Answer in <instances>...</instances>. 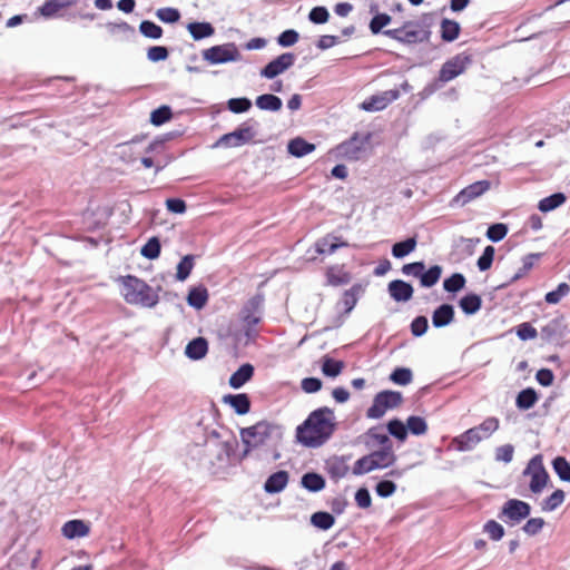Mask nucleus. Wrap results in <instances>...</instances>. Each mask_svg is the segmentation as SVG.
I'll use <instances>...</instances> for the list:
<instances>
[{
  "mask_svg": "<svg viewBox=\"0 0 570 570\" xmlns=\"http://www.w3.org/2000/svg\"><path fill=\"white\" fill-rule=\"evenodd\" d=\"M336 425L334 411L327 406L318 407L296 428V440L306 448H320L332 438Z\"/></svg>",
  "mask_w": 570,
  "mask_h": 570,
  "instance_id": "obj_1",
  "label": "nucleus"
},
{
  "mask_svg": "<svg viewBox=\"0 0 570 570\" xmlns=\"http://www.w3.org/2000/svg\"><path fill=\"white\" fill-rule=\"evenodd\" d=\"M236 444L234 438L222 440L217 430H210L204 444H194L189 453L194 459H198L200 465L212 468L227 463Z\"/></svg>",
  "mask_w": 570,
  "mask_h": 570,
  "instance_id": "obj_2",
  "label": "nucleus"
},
{
  "mask_svg": "<svg viewBox=\"0 0 570 570\" xmlns=\"http://www.w3.org/2000/svg\"><path fill=\"white\" fill-rule=\"evenodd\" d=\"M119 282L121 284V295L128 304L146 308H153L158 304L157 291L145 281L134 275H127L121 276Z\"/></svg>",
  "mask_w": 570,
  "mask_h": 570,
  "instance_id": "obj_3",
  "label": "nucleus"
},
{
  "mask_svg": "<svg viewBox=\"0 0 570 570\" xmlns=\"http://www.w3.org/2000/svg\"><path fill=\"white\" fill-rule=\"evenodd\" d=\"M432 13L422 14L421 21L407 20L400 28L386 29L383 35L405 46H413L429 40L431 32L422 28L429 26Z\"/></svg>",
  "mask_w": 570,
  "mask_h": 570,
  "instance_id": "obj_4",
  "label": "nucleus"
},
{
  "mask_svg": "<svg viewBox=\"0 0 570 570\" xmlns=\"http://www.w3.org/2000/svg\"><path fill=\"white\" fill-rule=\"evenodd\" d=\"M471 63L472 56L470 53L460 52L455 55L442 65L438 78L429 83L424 88V91L429 95L433 94L438 89L442 88L444 83L462 75Z\"/></svg>",
  "mask_w": 570,
  "mask_h": 570,
  "instance_id": "obj_5",
  "label": "nucleus"
},
{
  "mask_svg": "<svg viewBox=\"0 0 570 570\" xmlns=\"http://www.w3.org/2000/svg\"><path fill=\"white\" fill-rule=\"evenodd\" d=\"M397 460L393 449H379L357 459L353 465L354 475H363L374 470L392 466Z\"/></svg>",
  "mask_w": 570,
  "mask_h": 570,
  "instance_id": "obj_6",
  "label": "nucleus"
},
{
  "mask_svg": "<svg viewBox=\"0 0 570 570\" xmlns=\"http://www.w3.org/2000/svg\"><path fill=\"white\" fill-rule=\"evenodd\" d=\"M258 122L254 119H247L235 130L223 135L214 147L237 148L249 144L257 135Z\"/></svg>",
  "mask_w": 570,
  "mask_h": 570,
  "instance_id": "obj_7",
  "label": "nucleus"
},
{
  "mask_svg": "<svg viewBox=\"0 0 570 570\" xmlns=\"http://www.w3.org/2000/svg\"><path fill=\"white\" fill-rule=\"evenodd\" d=\"M531 505L520 499H508L498 513V518L508 527H515L531 514Z\"/></svg>",
  "mask_w": 570,
  "mask_h": 570,
  "instance_id": "obj_8",
  "label": "nucleus"
},
{
  "mask_svg": "<svg viewBox=\"0 0 570 570\" xmlns=\"http://www.w3.org/2000/svg\"><path fill=\"white\" fill-rule=\"evenodd\" d=\"M275 429L276 426L267 421H259L252 426L243 428L240 438L245 444L244 455L248 454L252 449L264 444Z\"/></svg>",
  "mask_w": 570,
  "mask_h": 570,
  "instance_id": "obj_9",
  "label": "nucleus"
},
{
  "mask_svg": "<svg viewBox=\"0 0 570 570\" xmlns=\"http://www.w3.org/2000/svg\"><path fill=\"white\" fill-rule=\"evenodd\" d=\"M522 474L531 478L529 489L534 494L541 493L550 480L549 473L543 464L542 454L532 456Z\"/></svg>",
  "mask_w": 570,
  "mask_h": 570,
  "instance_id": "obj_10",
  "label": "nucleus"
},
{
  "mask_svg": "<svg viewBox=\"0 0 570 570\" xmlns=\"http://www.w3.org/2000/svg\"><path fill=\"white\" fill-rule=\"evenodd\" d=\"M402 401L403 396L399 391H381L374 396L372 405L366 411V416L374 420L381 419L387 410L397 407Z\"/></svg>",
  "mask_w": 570,
  "mask_h": 570,
  "instance_id": "obj_11",
  "label": "nucleus"
},
{
  "mask_svg": "<svg viewBox=\"0 0 570 570\" xmlns=\"http://www.w3.org/2000/svg\"><path fill=\"white\" fill-rule=\"evenodd\" d=\"M203 59L210 65H223L236 62L242 59V55L234 42L216 45L203 50Z\"/></svg>",
  "mask_w": 570,
  "mask_h": 570,
  "instance_id": "obj_12",
  "label": "nucleus"
},
{
  "mask_svg": "<svg viewBox=\"0 0 570 570\" xmlns=\"http://www.w3.org/2000/svg\"><path fill=\"white\" fill-rule=\"evenodd\" d=\"M263 304L264 296L262 294H256L245 303L240 311V318L246 326L245 335L248 338H252L256 335V332L253 330V327L257 325L262 320Z\"/></svg>",
  "mask_w": 570,
  "mask_h": 570,
  "instance_id": "obj_13",
  "label": "nucleus"
},
{
  "mask_svg": "<svg viewBox=\"0 0 570 570\" xmlns=\"http://www.w3.org/2000/svg\"><path fill=\"white\" fill-rule=\"evenodd\" d=\"M400 98V89H390L366 98L360 108L367 112L384 110L389 105Z\"/></svg>",
  "mask_w": 570,
  "mask_h": 570,
  "instance_id": "obj_14",
  "label": "nucleus"
},
{
  "mask_svg": "<svg viewBox=\"0 0 570 570\" xmlns=\"http://www.w3.org/2000/svg\"><path fill=\"white\" fill-rule=\"evenodd\" d=\"M296 56L293 52H284L271 60L259 71L261 77L274 79L294 66Z\"/></svg>",
  "mask_w": 570,
  "mask_h": 570,
  "instance_id": "obj_15",
  "label": "nucleus"
},
{
  "mask_svg": "<svg viewBox=\"0 0 570 570\" xmlns=\"http://www.w3.org/2000/svg\"><path fill=\"white\" fill-rule=\"evenodd\" d=\"M491 187V183L487 179L474 181L464 187L453 199V203L464 206L475 198L485 194Z\"/></svg>",
  "mask_w": 570,
  "mask_h": 570,
  "instance_id": "obj_16",
  "label": "nucleus"
},
{
  "mask_svg": "<svg viewBox=\"0 0 570 570\" xmlns=\"http://www.w3.org/2000/svg\"><path fill=\"white\" fill-rule=\"evenodd\" d=\"M368 136L362 138L357 132L353 134V136L343 141L337 146V150L340 155L345 157L348 160H357L360 158V154L364 149V145L366 144Z\"/></svg>",
  "mask_w": 570,
  "mask_h": 570,
  "instance_id": "obj_17",
  "label": "nucleus"
},
{
  "mask_svg": "<svg viewBox=\"0 0 570 570\" xmlns=\"http://www.w3.org/2000/svg\"><path fill=\"white\" fill-rule=\"evenodd\" d=\"M387 292L395 302L405 303L413 297L414 288L410 283L403 279H394L389 283Z\"/></svg>",
  "mask_w": 570,
  "mask_h": 570,
  "instance_id": "obj_18",
  "label": "nucleus"
},
{
  "mask_svg": "<svg viewBox=\"0 0 570 570\" xmlns=\"http://www.w3.org/2000/svg\"><path fill=\"white\" fill-rule=\"evenodd\" d=\"M454 306L449 303L439 305L432 313V325L435 328H442L454 321Z\"/></svg>",
  "mask_w": 570,
  "mask_h": 570,
  "instance_id": "obj_19",
  "label": "nucleus"
},
{
  "mask_svg": "<svg viewBox=\"0 0 570 570\" xmlns=\"http://www.w3.org/2000/svg\"><path fill=\"white\" fill-rule=\"evenodd\" d=\"M289 480V474L285 470H278L266 479L264 483V491L268 494H276L282 492Z\"/></svg>",
  "mask_w": 570,
  "mask_h": 570,
  "instance_id": "obj_20",
  "label": "nucleus"
},
{
  "mask_svg": "<svg viewBox=\"0 0 570 570\" xmlns=\"http://www.w3.org/2000/svg\"><path fill=\"white\" fill-rule=\"evenodd\" d=\"M480 442L481 438L472 430V428L452 440L453 445L460 452L472 451Z\"/></svg>",
  "mask_w": 570,
  "mask_h": 570,
  "instance_id": "obj_21",
  "label": "nucleus"
},
{
  "mask_svg": "<svg viewBox=\"0 0 570 570\" xmlns=\"http://www.w3.org/2000/svg\"><path fill=\"white\" fill-rule=\"evenodd\" d=\"M366 438V446L374 448L380 446V449H393V443L387 433L384 432L382 426H374L367 430Z\"/></svg>",
  "mask_w": 570,
  "mask_h": 570,
  "instance_id": "obj_22",
  "label": "nucleus"
},
{
  "mask_svg": "<svg viewBox=\"0 0 570 570\" xmlns=\"http://www.w3.org/2000/svg\"><path fill=\"white\" fill-rule=\"evenodd\" d=\"M208 352V342L205 337H195L188 342L185 348V354L188 358L198 361L205 357Z\"/></svg>",
  "mask_w": 570,
  "mask_h": 570,
  "instance_id": "obj_23",
  "label": "nucleus"
},
{
  "mask_svg": "<svg viewBox=\"0 0 570 570\" xmlns=\"http://www.w3.org/2000/svg\"><path fill=\"white\" fill-rule=\"evenodd\" d=\"M89 531L90 529L86 524V522L79 519L67 521L61 529L63 537H66L67 539L86 537L89 533Z\"/></svg>",
  "mask_w": 570,
  "mask_h": 570,
  "instance_id": "obj_24",
  "label": "nucleus"
},
{
  "mask_svg": "<svg viewBox=\"0 0 570 570\" xmlns=\"http://www.w3.org/2000/svg\"><path fill=\"white\" fill-rule=\"evenodd\" d=\"M316 149V146L302 137H295L287 144V153L296 158H302Z\"/></svg>",
  "mask_w": 570,
  "mask_h": 570,
  "instance_id": "obj_25",
  "label": "nucleus"
},
{
  "mask_svg": "<svg viewBox=\"0 0 570 570\" xmlns=\"http://www.w3.org/2000/svg\"><path fill=\"white\" fill-rule=\"evenodd\" d=\"M224 402L229 404L238 415H245L250 411V400L245 393L227 394Z\"/></svg>",
  "mask_w": 570,
  "mask_h": 570,
  "instance_id": "obj_26",
  "label": "nucleus"
},
{
  "mask_svg": "<svg viewBox=\"0 0 570 570\" xmlns=\"http://www.w3.org/2000/svg\"><path fill=\"white\" fill-rule=\"evenodd\" d=\"M301 485L308 492L316 493L325 488L326 481L322 474L309 471L302 475Z\"/></svg>",
  "mask_w": 570,
  "mask_h": 570,
  "instance_id": "obj_27",
  "label": "nucleus"
},
{
  "mask_svg": "<svg viewBox=\"0 0 570 570\" xmlns=\"http://www.w3.org/2000/svg\"><path fill=\"white\" fill-rule=\"evenodd\" d=\"M254 366L249 363L242 364L229 377V385L233 389H240L254 375Z\"/></svg>",
  "mask_w": 570,
  "mask_h": 570,
  "instance_id": "obj_28",
  "label": "nucleus"
},
{
  "mask_svg": "<svg viewBox=\"0 0 570 570\" xmlns=\"http://www.w3.org/2000/svg\"><path fill=\"white\" fill-rule=\"evenodd\" d=\"M562 317L551 320L548 324L541 327L540 336L547 342L551 343L562 336Z\"/></svg>",
  "mask_w": 570,
  "mask_h": 570,
  "instance_id": "obj_29",
  "label": "nucleus"
},
{
  "mask_svg": "<svg viewBox=\"0 0 570 570\" xmlns=\"http://www.w3.org/2000/svg\"><path fill=\"white\" fill-rule=\"evenodd\" d=\"M187 30L195 41H199L212 37L215 33V28L207 21H194L187 24Z\"/></svg>",
  "mask_w": 570,
  "mask_h": 570,
  "instance_id": "obj_30",
  "label": "nucleus"
},
{
  "mask_svg": "<svg viewBox=\"0 0 570 570\" xmlns=\"http://www.w3.org/2000/svg\"><path fill=\"white\" fill-rule=\"evenodd\" d=\"M208 301V291L205 286H194L187 295V304L195 309H202Z\"/></svg>",
  "mask_w": 570,
  "mask_h": 570,
  "instance_id": "obj_31",
  "label": "nucleus"
},
{
  "mask_svg": "<svg viewBox=\"0 0 570 570\" xmlns=\"http://www.w3.org/2000/svg\"><path fill=\"white\" fill-rule=\"evenodd\" d=\"M538 393L533 387L521 390L515 397V406L521 411L530 410L538 402Z\"/></svg>",
  "mask_w": 570,
  "mask_h": 570,
  "instance_id": "obj_32",
  "label": "nucleus"
},
{
  "mask_svg": "<svg viewBox=\"0 0 570 570\" xmlns=\"http://www.w3.org/2000/svg\"><path fill=\"white\" fill-rule=\"evenodd\" d=\"M567 202V196L562 191H557L548 197L542 198L538 203V209L541 213H550Z\"/></svg>",
  "mask_w": 570,
  "mask_h": 570,
  "instance_id": "obj_33",
  "label": "nucleus"
},
{
  "mask_svg": "<svg viewBox=\"0 0 570 570\" xmlns=\"http://www.w3.org/2000/svg\"><path fill=\"white\" fill-rule=\"evenodd\" d=\"M362 291H363V288H362L361 284H354L351 288L346 289L343 293V296H342L338 305L343 306L345 314H348L353 311V308L355 307V305L358 301V296Z\"/></svg>",
  "mask_w": 570,
  "mask_h": 570,
  "instance_id": "obj_34",
  "label": "nucleus"
},
{
  "mask_svg": "<svg viewBox=\"0 0 570 570\" xmlns=\"http://www.w3.org/2000/svg\"><path fill=\"white\" fill-rule=\"evenodd\" d=\"M459 306L464 314L474 315L481 309L482 298L475 293H469L460 298Z\"/></svg>",
  "mask_w": 570,
  "mask_h": 570,
  "instance_id": "obj_35",
  "label": "nucleus"
},
{
  "mask_svg": "<svg viewBox=\"0 0 570 570\" xmlns=\"http://www.w3.org/2000/svg\"><path fill=\"white\" fill-rule=\"evenodd\" d=\"M255 105L258 109L276 112L283 106L282 99L273 94H263L256 97Z\"/></svg>",
  "mask_w": 570,
  "mask_h": 570,
  "instance_id": "obj_36",
  "label": "nucleus"
},
{
  "mask_svg": "<svg viewBox=\"0 0 570 570\" xmlns=\"http://www.w3.org/2000/svg\"><path fill=\"white\" fill-rule=\"evenodd\" d=\"M500 428V421L495 416H489L472 430L481 438V441L489 439Z\"/></svg>",
  "mask_w": 570,
  "mask_h": 570,
  "instance_id": "obj_37",
  "label": "nucleus"
},
{
  "mask_svg": "<svg viewBox=\"0 0 570 570\" xmlns=\"http://www.w3.org/2000/svg\"><path fill=\"white\" fill-rule=\"evenodd\" d=\"M325 469L330 478L335 482L343 479L348 472L347 464L342 459L338 458L328 460L326 462Z\"/></svg>",
  "mask_w": 570,
  "mask_h": 570,
  "instance_id": "obj_38",
  "label": "nucleus"
},
{
  "mask_svg": "<svg viewBox=\"0 0 570 570\" xmlns=\"http://www.w3.org/2000/svg\"><path fill=\"white\" fill-rule=\"evenodd\" d=\"M416 236L407 237L404 240L396 242L392 246V255L397 259L404 258L416 248Z\"/></svg>",
  "mask_w": 570,
  "mask_h": 570,
  "instance_id": "obj_39",
  "label": "nucleus"
},
{
  "mask_svg": "<svg viewBox=\"0 0 570 570\" xmlns=\"http://www.w3.org/2000/svg\"><path fill=\"white\" fill-rule=\"evenodd\" d=\"M460 23L451 19H442L441 21V39L444 42L454 41L460 35Z\"/></svg>",
  "mask_w": 570,
  "mask_h": 570,
  "instance_id": "obj_40",
  "label": "nucleus"
},
{
  "mask_svg": "<svg viewBox=\"0 0 570 570\" xmlns=\"http://www.w3.org/2000/svg\"><path fill=\"white\" fill-rule=\"evenodd\" d=\"M344 366L345 364L341 360H335L327 355L322 358V373L327 377L334 379L342 373Z\"/></svg>",
  "mask_w": 570,
  "mask_h": 570,
  "instance_id": "obj_41",
  "label": "nucleus"
},
{
  "mask_svg": "<svg viewBox=\"0 0 570 570\" xmlns=\"http://www.w3.org/2000/svg\"><path fill=\"white\" fill-rule=\"evenodd\" d=\"M441 275L442 267L440 265H432L428 269L423 268L420 284L422 287H432L440 281Z\"/></svg>",
  "mask_w": 570,
  "mask_h": 570,
  "instance_id": "obj_42",
  "label": "nucleus"
},
{
  "mask_svg": "<svg viewBox=\"0 0 570 570\" xmlns=\"http://www.w3.org/2000/svg\"><path fill=\"white\" fill-rule=\"evenodd\" d=\"M311 523L313 527L326 531L335 523V518L332 513L326 511H317L311 515Z\"/></svg>",
  "mask_w": 570,
  "mask_h": 570,
  "instance_id": "obj_43",
  "label": "nucleus"
},
{
  "mask_svg": "<svg viewBox=\"0 0 570 570\" xmlns=\"http://www.w3.org/2000/svg\"><path fill=\"white\" fill-rule=\"evenodd\" d=\"M335 240H337L336 237H333L331 235L320 239L317 243H316V252L321 255H332L333 253L336 252V249H338L340 247H343V246H346L347 244L342 242V243H336Z\"/></svg>",
  "mask_w": 570,
  "mask_h": 570,
  "instance_id": "obj_44",
  "label": "nucleus"
},
{
  "mask_svg": "<svg viewBox=\"0 0 570 570\" xmlns=\"http://www.w3.org/2000/svg\"><path fill=\"white\" fill-rule=\"evenodd\" d=\"M173 118L171 107L168 105H161L154 109L150 114V122L156 126H163Z\"/></svg>",
  "mask_w": 570,
  "mask_h": 570,
  "instance_id": "obj_45",
  "label": "nucleus"
},
{
  "mask_svg": "<svg viewBox=\"0 0 570 570\" xmlns=\"http://www.w3.org/2000/svg\"><path fill=\"white\" fill-rule=\"evenodd\" d=\"M465 276L461 273H453L443 281V288L448 293L455 294L465 286Z\"/></svg>",
  "mask_w": 570,
  "mask_h": 570,
  "instance_id": "obj_46",
  "label": "nucleus"
},
{
  "mask_svg": "<svg viewBox=\"0 0 570 570\" xmlns=\"http://www.w3.org/2000/svg\"><path fill=\"white\" fill-rule=\"evenodd\" d=\"M387 434L392 435L400 442H404L407 438L406 425L397 417L390 420L386 424Z\"/></svg>",
  "mask_w": 570,
  "mask_h": 570,
  "instance_id": "obj_47",
  "label": "nucleus"
},
{
  "mask_svg": "<svg viewBox=\"0 0 570 570\" xmlns=\"http://www.w3.org/2000/svg\"><path fill=\"white\" fill-rule=\"evenodd\" d=\"M195 255H185L177 265L176 278L180 282L187 279L195 265Z\"/></svg>",
  "mask_w": 570,
  "mask_h": 570,
  "instance_id": "obj_48",
  "label": "nucleus"
},
{
  "mask_svg": "<svg viewBox=\"0 0 570 570\" xmlns=\"http://www.w3.org/2000/svg\"><path fill=\"white\" fill-rule=\"evenodd\" d=\"M392 21V17L385 12H376L370 20L368 29L373 35L383 33V29Z\"/></svg>",
  "mask_w": 570,
  "mask_h": 570,
  "instance_id": "obj_49",
  "label": "nucleus"
},
{
  "mask_svg": "<svg viewBox=\"0 0 570 570\" xmlns=\"http://www.w3.org/2000/svg\"><path fill=\"white\" fill-rule=\"evenodd\" d=\"M161 250V244L158 237H150L147 243L141 247L140 254L147 259H156L159 257Z\"/></svg>",
  "mask_w": 570,
  "mask_h": 570,
  "instance_id": "obj_50",
  "label": "nucleus"
},
{
  "mask_svg": "<svg viewBox=\"0 0 570 570\" xmlns=\"http://www.w3.org/2000/svg\"><path fill=\"white\" fill-rule=\"evenodd\" d=\"M390 380L397 385H409L413 381V373L411 368L399 366L395 367L390 374Z\"/></svg>",
  "mask_w": 570,
  "mask_h": 570,
  "instance_id": "obj_51",
  "label": "nucleus"
},
{
  "mask_svg": "<svg viewBox=\"0 0 570 570\" xmlns=\"http://www.w3.org/2000/svg\"><path fill=\"white\" fill-rule=\"evenodd\" d=\"M541 257L540 253H531L522 258V266L511 277L510 283H514L522 278L534 265V263Z\"/></svg>",
  "mask_w": 570,
  "mask_h": 570,
  "instance_id": "obj_52",
  "label": "nucleus"
},
{
  "mask_svg": "<svg viewBox=\"0 0 570 570\" xmlns=\"http://www.w3.org/2000/svg\"><path fill=\"white\" fill-rule=\"evenodd\" d=\"M552 468L561 481L570 482V463L564 456H556L552 460Z\"/></svg>",
  "mask_w": 570,
  "mask_h": 570,
  "instance_id": "obj_53",
  "label": "nucleus"
},
{
  "mask_svg": "<svg viewBox=\"0 0 570 570\" xmlns=\"http://www.w3.org/2000/svg\"><path fill=\"white\" fill-rule=\"evenodd\" d=\"M566 494L562 490L553 491L548 498L542 501L541 508L543 511L551 512L557 510L564 501Z\"/></svg>",
  "mask_w": 570,
  "mask_h": 570,
  "instance_id": "obj_54",
  "label": "nucleus"
},
{
  "mask_svg": "<svg viewBox=\"0 0 570 570\" xmlns=\"http://www.w3.org/2000/svg\"><path fill=\"white\" fill-rule=\"evenodd\" d=\"M406 429L407 433L410 432L413 435H423L428 431L426 421L419 415H411L406 420Z\"/></svg>",
  "mask_w": 570,
  "mask_h": 570,
  "instance_id": "obj_55",
  "label": "nucleus"
},
{
  "mask_svg": "<svg viewBox=\"0 0 570 570\" xmlns=\"http://www.w3.org/2000/svg\"><path fill=\"white\" fill-rule=\"evenodd\" d=\"M140 33L149 39H159L163 37V28L151 20H142L139 24Z\"/></svg>",
  "mask_w": 570,
  "mask_h": 570,
  "instance_id": "obj_56",
  "label": "nucleus"
},
{
  "mask_svg": "<svg viewBox=\"0 0 570 570\" xmlns=\"http://www.w3.org/2000/svg\"><path fill=\"white\" fill-rule=\"evenodd\" d=\"M253 106V102L247 97L230 98L227 100V109L233 114L247 112Z\"/></svg>",
  "mask_w": 570,
  "mask_h": 570,
  "instance_id": "obj_57",
  "label": "nucleus"
},
{
  "mask_svg": "<svg viewBox=\"0 0 570 570\" xmlns=\"http://www.w3.org/2000/svg\"><path fill=\"white\" fill-rule=\"evenodd\" d=\"M483 532L493 541H500L504 537V528L495 520H488L483 524Z\"/></svg>",
  "mask_w": 570,
  "mask_h": 570,
  "instance_id": "obj_58",
  "label": "nucleus"
},
{
  "mask_svg": "<svg viewBox=\"0 0 570 570\" xmlns=\"http://www.w3.org/2000/svg\"><path fill=\"white\" fill-rule=\"evenodd\" d=\"M508 232L509 229L505 224L494 223L488 227L485 236L488 237L489 240L498 243L507 236Z\"/></svg>",
  "mask_w": 570,
  "mask_h": 570,
  "instance_id": "obj_59",
  "label": "nucleus"
},
{
  "mask_svg": "<svg viewBox=\"0 0 570 570\" xmlns=\"http://www.w3.org/2000/svg\"><path fill=\"white\" fill-rule=\"evenodd\" d=\"M495 249L493 246L488 245L481 256L476 261V266L480 272H485L491 268L494 259Z\"/></svg>",
  "mask_w": 570,
  "mask_h": 570,
  "instance_id": "obj_60",
  "label": "nucleus"
},
{
  "mask_svg": "<svg viewBox=\"0 0 570 570\" xmlns=\"http://www.w3.org/2000/svg\"><path fill=\"white\" fill-rule=\"evenodd\" d=\"M569 293L570 286L567 283H560L556 289L546 294L544 299L548 304H558Z\"/></svg>",
  "mask_w": 570,
  "mask_h": 570,
  "instance_id": "obj_61",
  "label": "nucleus"
},
{
  "mask_svg": "<svg viewBox=\"0 0 570 570\" xmlns=\"http://www.w3.org/2000/svg\"><path fill=\"white\" fill-rule=\"evenodd\" d=\"M157 18L165 23H176L180 19V12L176 8L165 7L156 11Z\"/></svg>",
  "mask_w": 570,
  "mask_h": 570,
  "instance_id": "obj_62",
  "label": "nucleus"
},
{
  "mask_svg": "<svg viewBox=\"0 0 570 570\" xmlns=\"http://www.w3.org/2000/svg\"><path fill=\"white\" fill-rule=\"evenodd\" d=\"M330 19V12L324 6H316L311 9L308 20L314 24L326 23Z\"/></svg>",
  "mask_w": 570,
  "mask_h": 570,
  "instance_id": "obj_63",
  "label": "nucleus"
},
{
  "mask_svg": "<svg viewBox=\"0 0 570 570\" xmlns=\"http://www.w3.org/2000/svg\"><path fill=\"white\" fill-rule=\"evenodd\" d=\"M410 330L414 337L423 336L429 330L428 317L423 315L414 317L410 324Z\"/></svg>",
  "mask_w": 570,
  "mask_h": 570,
  "instance_id": "obj_64",
  "label": "nucleus"
}]
</instances>
